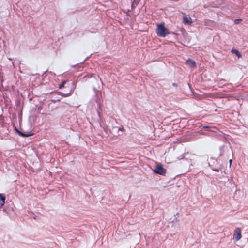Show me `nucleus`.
Segmentation results:
<instances>
[{
	"mask_svg": "<svg viewBox=\"0 0 248 248\" xmlns=\"http://www.w3.org/2000/svg\"><path fill=\"white\" fill-rule=\"evenodd\" d=\"M210 161L208 163L209 165L211 167L212 170L216 172L219 171L223 168V165L220 162V159H215L211 157L210 159Z\"/></svg>",
	"mask_w": 248,
	"mask_h": 248,
	"instance_id": "f257e3e1",
	"label": "nucleus"
},
{
	"mask_svg": "<svg viewBox=\"0 0 248 248\" xmlns=\"http://www.w3.org/2000/svg\"><path fill=\"white\" fill-rule=\"evenodd\" d=\"M156 33L159 37H164L166 35L170 34L168 30L165 27L164 24H158L156 29Z\"/></svg>",
	"mask_w": 248,
	"mask_h": 248,
	"instance_id": "f03ea898",
	"label": "nucleus"
},
{
	"mask_svg": "<svg viewBox=\"0 0 248 248\" xmlns=\"http://www.w3.org/2000/svg\"><path fill=\"white\" fill-rule=\"evenodd\" d=\"M153 171L155 173L163 176H164L166 173V170L161 164L156 166Z\"/></svg>",
	"mask_w": 248,
	"mask_h": 248,
	"instance_id": "7ed1b4c3",
	"label": "nucleus"
},
{
	"mask_svg": "<svg viewBox=\"0 0 248 248\" xmlns=\"http://www.w3.org/2000/svg\"><path fill=\"white\" fill-rule=\"evenodd\" d=\"M124 130V129L123 126L119 127L117 126H114L112 128L111 132L116 136H119L122 135V132Z\"/></svg>",
	"mask_w": 248,
	"mask_h": 248,
	"instance_id": "20e7f679",
	"label": "nucleus"
},
{
	"mask_svg": "<svg viewBox=\"0 0 248 248\" xmlns=\"http://www.w3.org/2000/svg\"><path fill=\"white\" fill-rule=\"evenodd\" d=\"M2 211L5 212L7 215H9V216L14 215L15 213L13 208V203H11V206L9 205V206L8 207H4Z\"/></svg>",
	"mask_w": 248,
	"mask_h": 248,
	"instance_id": "39448f33",
	"label": "nucleus"
},
{
	"mask_svg": "<svg viewBox=\"0 0 248 248\" xmlns=\"http://www.w3.org/2000/svg\"><path fill=\"white\" fill-rule=\"evenodd\" d=\"M95 96H96V99H95V101L97 103V105H98V108L97 109V113H98V114L99 115V117H100V110H101V101L98 96V94L97 93H96L95 94Z\"/></svg>",
	"mask_w": 248,
	"mask_h": 248,
	"instance_id": "423d86ee",
	"label": "nucleus"
},
{
	"mask_svg": "<svg viewBox=\"0 0 248 248\" xmlns=\"http://www.w3.org/2000/svg\"><path fill=\"white\" fill-rule=\"evenodd\" d=\"M234 237L238 241L241 238V231L240 228H236L234 230Z\"/></svg>",
	"mask_w": 248,
	"mask_h": 248,
	"instance_id": "0eeeda50",
	"label": "nucleus"
},
{
	"mask_svg": "<svg viewBox=\"0 0 248 248\" xmlns=\"http://www.w3.org/2000/svg\"><path fill=\"white\" fill-rule=\"evenodd\" d=\"M15 130L16 133H17L19 136L23 137H28L33 135V133L25 134L24 133L19 131L16 127H15Z\"/></svg>",
	"mask_w": 248,
	"mask_h": 248,
	"instance_id": "6e6552de",
	"label": "nucleus"
},
{
	"mask_svg": "<svg viewBox=\"0 0 248 248\" xmlns=\"http://www.w3.org/2000/svg\"><path fill=\"white\" fill-rule=\"evenodd\" d=\"M186 63L190 67L194 68L196 67V64L195 62L190 59H188L186 61Z\"/></svg>",
	"mask_w": 248,
	"mask_h": 248,
	"instance_id": "1a4fd4ad",
	"label": "nucleus"
},
{
	"mask_svg": "<svg viewBox=\"0 0 248 248\" xmlns=\"http://www.w3.org/2000/svg\"><path fill=\"white\" fill-rule=\"evenodd\" d=\"M201 129H205L207 131H215L214 130L216 129L217 128L215 127L210 126L209 125H202L201 126Z\"/></svg>",
	"mask_w": 248,
	"mask_h": 248,
	"instance_id": "9d476101",
	"label": "nucleus"
},
{
	"mask_svg": "<svg viewBox=\"0 0 248 248\" xmlns=\"http://www.w3.org/2000/svg\"><path fill=\"white\" fill-rule=\"evenodd\" d=\"M183 19V23L186 25H190L192 23V22L186 16H184Z\"/></svg>",
	"mask_w": 248,
	"mask_h": 248,
	"instance_id": "9b49d317",
	"label": "nucleus"
},
{
	"mask_svg": "<svg viewBox=\"0 0 248 248\" xmlns=\"http://www.w3.org/2000/svg\"><path fill=\"white\" fill-rule=\"evenodd\" d=\"M5 195L3 193H0V203H5Z\"/></svg>",
	"mask_w": 248,
	"mask_h": 248,
	"instance_id": "f8f14e48",
	"label": "nucleus"
},
{
	"mask_svg": "<svg viewBox=\"0 0 248 248\" xmlns=\"http://www.w3.org/2000/svg\"><path fill=\"white\" fill-rule=\"evenodd\" d=\"M5 195L3 193H0V203H5Z\"/></svg>",
	"mask_w": 248,
	"mask_h": 248,
	"instance_id": "ddd939ff",
	"label": "nucleus"
},
{
	"mask_svg": "<svg viewBox=\"0 0 248 248\" xmlns=\"http://www.w3.org/2000/svg\"><path fill=\"white\" fill-rule=\"evenodd\" d=\"M231 52L232 53H234V54H235L237 57L238 58H240L242 57V55L241 54V53L239 52V51L237 50V49H232L231 51Z\"/></svg>",
	"mask_w": 248,
	"mask_h": 248,
	"instance_id": "4468645a",
	"label": "nucleus"
},
{
	"mask_svg": "<svg viewBox=\"0 0 248 248\" xmlns=\"http://www.w3.org/2000/svg\"><path fill=\"white\" fill-rule=\"evenodd\" d=\"M71 92L72 91L70 90L69 93H61V95L63 96V97H66V96H69L71 93Z\"/></svg>",
	"mask_w": 248,
	"mask_h": 248,
	"instance_id": "2eb2a0df",
	"label": "nucleus"
},
{
	"mask_svg": "<svg viewBox=\"0 0 248 248\" xmlns=\"http://www.w3.org/2000/svg\"><path fill=\"white\" fill-rule=\"evenodd\" d=\"M66 81L65 80V81H63L61 84H60L59 86V89L62 88L64 86V85L66 83Z\"/></svg>",
	"mask_w": 248,
	"mask_h": 248,
	"instance_id": "dca6fc26",
	"label": "nucleus"
},
{
	"mask_svg": "<svg viewBox=\"0 0 248 248\" xmlns=\"http://www.w3.org/2000/svg\"><path fill=\"white\" fill-rule=\"evenodd\" d=\"M242 20L241 19H237L236 20H235V24H238L240 23V22Z\"/></svg>",
	"mask_w": 248,
	"mask_h": 248,
	"instance_id": "f3484780",
	"label": "nucleus"
},
{
	"mask_svg": "<svg viewBox=\"0 0 248 248\" xmlns=\"http://www.w3.org/2000/svg\"><path fill=\"white\" fill-rule=\"evenodd\" d=\"M232 162V159H230V160H229L230 167H231V166Z\"/></svg>",
	"mask_w": 248,
	"mask_h": 248,
	"instance_id": "a211bd4d",
	"label": "nucleus"
},
{
	"mask_svg": "<svg viewBox=\"0 0 248 248\" xmlns=\"http://www.w3.org/2000/svg\"><path fill=\"white\" fill-rule=\"evenodd\" d=\"M172 85H173V86H175V87H177V84H176V83H173L172 84Z\"/></svg>",
	"mask_w": 248,
	"mask_h": 248,
	"instance_id": "6ab92c4d",
	"label": "nucleus"
},
{
	"mask_svg": "<svg viewBox=\"0 0 248 248\" xmlns=\"http://www.w3.org/2000/svg\"><path fill=\"white\" fill-rule=\"evenodd\" d=\"M201 134L202 135H206L207 133L206 132H202L201 133Z\"/></svg>",
	"mask_w": 248,
	"mask_h": 248,
	"instance_id": "aec40b11",
	"label": "nucleus"
},
{
	"mask_svg": "<svg viewBox=\"0 0 248 248\" xmlns=\"http://www.w3.org/2000/svg\"><path fill=\"white\" fill-rule=\"evenodd\" d=\"M224 81H225L224 79H221L220 80V82H221L222 84L223 83Z\"/></svg>",
	"mask_w": 248,
	"mask_h": 248,
	"instance_id": "412c9836",
	"label": "nucleus"
},
{
	"mask_svg": "<svg viewBox=\"0 0 248 248\" xmlns=\"http://www.w3.org/2000/svg\"><path fill=\"white\" fill-rule=\"evenodd\" d=\"M38 110L41 109V108L40 107H38Z\"/></svg>",
	"mask_w": 248,
	"mask_h": 248,
	"instance_id": "4be33fe9",
	"label": "nucleus"
},
{
	"mask_svg": "<svg viewBox=\"0 0 248 248\" xmlns=\"http://www.w3.org/2000/svg\"><path fill=\"white\" fill-rule=\"evenodd\" d=\"M222 155H223V154L221 152V154H220L219 156H222Z\"/></svg>",
	"mask_w": 248,
	"mask_h": 248,
	"instance_id": "5701e85b",
	"label": "nucleus"
},
{
	"mask_svg": "<svg viewBox=\"0 0 248 248\" xmlns=\"http://www.w3.org/2000/svg\"><path fill=\"white\" fill-rule=\"evenodd\" d=\"M131 7H132V8H134V5H133V4H132Z\"/></svg>",
	"mask_w": 248,
	"mask_h": 248,
	"instance_id": "b1692460",
	"label": "nucleus"
},
{
	"mask_svg": "<svg viewBox=\"0 0 248 248\" xmlns=\"http://www.w3.org/2000/svg\"><path fill=\"white\" fill-rule=\"evenodd\" d=\"M85 61V59L83 60V61L82 62H83Z\"/></svg>",
	"mask_w": 248,
	"mask_h": 248,
	"instance_id": "393cba45",
	"label": "nucleus"
}]
</instances>
